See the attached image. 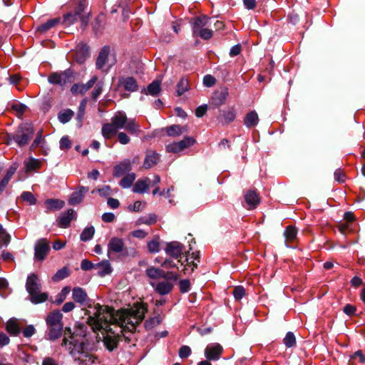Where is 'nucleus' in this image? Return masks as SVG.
<instances>
[{
	"mask_svg": "<svg viewBox=\"0 0 365 365\" xmlns=\"http://www.w3.org/2000/svg\"><path fill=\"white\" fill-rule=\"evenodd\" d=\"M146 311V306L142 303L116 312L108 306L96 304L90 305L87 309L88 323L94 331L103 332L114 327L116 329H127L128 331L133 332L143 319Z\"/></svg>",
	"mask_w": 365,
	"mask_h": 365,
	"instance_id": "nucleus-1",
	"label": "nucleus"
},
{
	"mask_svg": "<svg viewBox=\"0 0 365 365\" xmlns=\"http://www.w3.org/2000/svg\"><path fill=\"white\" fill-rule=\"evenodd\" d=\"M62 346L68 351L73 361L78 365H92L96 361V356L89 350V345L83 336L72 334L70 329H66Z\"/></svg>",
	"mask_w": 365,
	"mask_h": 365,
	"instance_id": "nucleus-2",
	"label": "nucleus"
},
{
	"mask_svg": "<svg viewBox=\"0 0 365 365\" xmlns=\"http://www.w3.org/2000/svg\"><path fill=\"white\" fill-rule=\"evenodd\" d=\"M125 129L130 134L138 135L140 133V126L133 119H129L125 113L119 111L111 118L110 122L102 127V135L106 139L115 136L118 130Z\"/></svg>",
	"mask_w": 365,
	"mask_h": 365,
	"instance_id": "nucleus-3",
	"label": "nucleus"
},
{
	"mask_svg": "<svg viewBox=\"0 0 365 365\" xmlns=\"http://www.w3.org/2000/svg\"><path fill=\"white\" fill-rule=\"evenodd\" d=\"M41 284L39 277L34 273L30 274L26 279V289L33 304L44 302L48 299V294L40 292Z\"/></svg>",
	"mask_w": 365,
	"mask_h": 365,
	"instance_id": "nucleus-4",
	"label": "nucleus"
},
{
	"mask_svg": "<svg viewBox=\"0 0 365 365\" xmlns=\"http://www.w3.org/2000/svg\"><path fill=\"white\" fill-rule=\"evenodd\" d=\"M79 19L83 27H85L89 20V12L85 11V5L81 3L74 14H67L63 16V23L66 25L74 24Z\"/></svg>",
	"mask_w": 365,
	"mask_h": 365,
	"instance_id": "nucleus-5",
	"label": "nucleus"
},
{
	"mask_svg": "<svg viewBox=\"0 0 365 365\" xmlns=\"http://www.w3.org/2000/svg\"><path fill=\"white\" fill-rule=\"evenodd\" d=\"M115 63V58L108 47H104L99 53L96 66L99 69L108 70Z\"/></svg>",
	"mask_w": 365,
	"mask_h": 365,
	"instance_id": "nucleus-6",
	"label": "nucleus"
},
{
	"mask_svg": "<svg viewBox=\"0 0 365 365\" xmlns=\"http://www.w3.org/2000/svg\"><path fill=\"white\" fill-rule=\"evenodd\" d=\"M122 332L123 331H128L127 329H116L112 327L108 329V331H103L101 332L103 335V343L105 346L109 351H113L117 347L118 342V331Z\"/></svg>",
	"mask_w": 365,
	"mask_h": 365,
	"instance_id": "nucleus-7",
	"label": "nucleus"
},
{
	"mask_svg": "<svg viewBox=\"0 0 365 365\" xmlns=\"http://www.w3.org/2000/svg\"><path fill=\"white\" fill-rule=\"evenodd\" d=\"M195 143V140L193 138L187 136L183 140L179 142H174L167 145L166 150L169 153H179L185 148H190Z\"/></svg>",
	"mask_w": 365,
	"mask_h": 365,
	"instance_id": "nucleus-8",
	"label": "nucleus"
},
{
	"mask_svg": "<svg viewBox=\"0 0 365 365\" xmlns=\"http://www.w3.org/2000/svg\"><path fill=\"white\" fill-rule=\"evenodd\" d=\"M32 133L33 131L29 125L21 126L14 137V140L19 146H23L30 140Z\"/></svg>",
	"mask_w": 365,
	"mask_h": 365,
	"instance_id": "nucleus-9",
	"label": "nucleus"
},
{
	"mask_svg": "<svg viewBox=\"0 0 365 365\" xmlns=\"http://www.w3.org/2000/svg\"><path fill=\"white\" fill-rule=\"evenodd\" d=\"M223 349L219 344H212L205 349V356L208 360H217L222 354Z\"/></svg>",
	"mask_w": 365,
	"mask_h": 365,
	"instance_id": "nucleus-10",
	"label": "nucleus"
},
{
	"mask_svg": "<svg viewBox=\"0 0 365 365\" xmlns=\"http://www.w3.org/2000/svg\"><path fill=\"white\" fill-rule=\"evenodd\" d=\"M48 251V242L44 239L38 240L35 245V258L38 260H43Z\"/></svg>",
	"mask_w": 365,
	"mask_h": 365,
	"instance_id": "nucleus-11",
	"label": "nucleus"
},
{
	"mask_svg": "<svg viewBox=\"0 0 365 365\" xmlns=\"http://www.w3.org/2000/svg\"><path fill=\"white\" fill-rule=\"evenodd\" d=\"M124 242L119 237H112L108 244V256L110 257L113 252L120 253L124 249Z\"/></svg>",
	"mask_w": 365,
	"mask_h": 365,
	"instance_id": "nucleus-12",
	"label": "nucleus"
},
{
	"mask_svg": "<svg viewBox=\"0 0 365 365\" xmlns=\"http://www.w3.org/2000/svg\"><path fill=\"white\" fill-rule=\"evenodd\" d=\"M193 33L197 34L200 29L210 25V19L206 16L194 18L192 20Z\"/></svg>",
	"mask_w": 365,
	"mask_h": 365,
	"instance_id": "nucleus-13",
	"label": "nucleus"
},
{
	"mask_svg": "<svg viewBox=\"0 0 365 365\" xmlns=\"http://www.w3.org/2000/svg\"><path fill=\"white\" fill-rule=\"evenodd\" d=\"M131 170V162L129 160H125L118 165H115L113 169V175L120 177Z\"/></svg>",
	"mask_w": 365,
	"mask_h": 365,
	"instance_id": "nucleus-14",
	"label": "nucleus"
},
{
	"mask_svg": "<svg viewBox=\"0 0 365 365\" xmlns=\"http://www.w3.org/2000/svg\"><path fill=\"white\" fill-rule=\"evenodd\" d=\"M119 85L125 90L134 92L138 90V86L136 81L132 77L122 78L119 81Z\"/></svg>",
	"mask_w": 365,
	"mask_h": 365,
	"instance_id": "nucleus-15",
	"label": "nucleus"
},
{
	"mask_svg": "<svg viewBox=\"0 0 365 365\" xmlns=\"http://www.w3.org/2000/svg\"><path fill=\"white\" fill-rule=\"evenodd\" d=\"M186 264L185 265L184 272L186 273L190 268V272H193L194 269L197 267V262H199L198 253L188 254L186 257Z\"/></svg>",
	"mask_w": 365,
	"mask_h": 365,
	"instance_id": "nucleus-16",
	"label": "nucleus"
},
{
	"mask_svg": "<svg viewBox=\"0 0 365 365\" xmlns=\"http://www.w3.org/2000/svg\"><path fill=\"white\" fill-rule=\"evenodd\" d=\"M97 77L93 76L86 84H76L72 86L71 91L73 93H84L90 89L96 82Z\"/></svg>",
	"mask_w": 365,
	"mask_h": 365,
	"instance_id": "nucleus-17",
	"label": "nucleus"
},
{
	"mask_svg": "<svg viewBox=\"0 0 365 365\" xmlns=\"http://www.w3.org/2000/svg\"><path fill=\"white\" fill-rule=\"evenodd\" d=\"M165 251L167 254L178 258L181 255L182 252V246L178 242H173L168 245Z\"/></svg>",
	"mask_w": 365,
	"mask_h": 365,
	"instance_id": "nucleus-18",
	"label": "nucleus"
},
{
	"mask_svg": "<svg viewBox=\"0 0 365 365\" xmlns=\"http://www.w3.org/2000/svg\"><path fill=\"white\" fill-rule=\"evenodd\" d=\"M75 211L70 209L66 213L61 215L58 220V224L61 227H67L71 221L74 218Z\"/></svg>",
	"mask_w": 365,
	"mask_h": 365,
	"instance_id": "nucleus-19",
	"label": "nucleus"
},
{
	"mask_svg": "<svg viewBox=\"0 0 365 365\" xmlns=\"http://www.w3.org/2000/svg\"><path fill=\"white\" fill-rule=\"evenodd\" d=\"M68 78L69 76L66 72L61 73H53L49 76L48 81L51 83L63 85L68 81Z\"/></svg>",
	"mask_w": 365,
	"mask_h": 365,
	"instance_id": "nucleus-20",
	"label": "nucleus"
},
{
	"mask_svg": "<svg viewBox=\"0 0 365 365\" xmlns=\"http://www.w3.org/2000/svg\"><path fill=\"white\" fill-rule=\"evenodd\" d=\"M88 191V188L86 187H81L79 190L72 193L69 203L71 205L79 204L83 199L84 195Z\"/></svg>",
	"mask_w": 365,
	"mask_h": 365,
	"instance_id": "nucleus-21",
	"label": "nucleus"
},
{
	"mask_svg": "<svg viewBox=\"0 0 365 365\" xmlns=\"http://www.w3.org/2000/svg\"><path fill=\"white\" fill-rule=\"evenodd\" d=\"M158 160L159 157L158 154L155 151L149 150L146 153L143 166L145 168L148 169L156 165Z\"/></svg>",
	"mask_w": 365,
	"mask_h": 365,
	"instance_id": "nucleus-22",
	"label": "nucleus"
},
{
	"mask_svg": "<svg viewBox=\"0 0 365 365\" xmlns=\"http://www.w3.org/2000/svg\"><path fill=\"white\" fill-rule=\"evenodd\" d=\"M62 317L63 315L59 311H53L48 315L46 322L48 326L63 325L61 323Z\"/></svg>",
	"mask_w": 365,
	"mask_h": 365,
	"instance_id": "nucleus-23",
	"label": "nucleus"
},
{
	"mask_svg": "<svg viewBox=\"0 0 365 365\" xmlns=\"http://www.w3.org/2000/svg\"><path fill=\"white\" fill-rule=\"evenodd\" d=\"M72 297L76 302H78L81 304L86 302L88 299L86 292L80 287L73 288Z\"/></svg>",
	"mask_w": 365,
	"mask_h": 365,
	"instance_id": "nucleus-24",
	"label": "nucleus"
},
{
	"mask_svg": "<svg viewBox=\"0 0 365 365\" xmlns=\"http://www.w3.org/2000/svg\"><path fill=\"white\" fill-rule=\"evenodd\" d=\"M245 201L250 209L255 208L259 202V197L253 191H249L245 196Z\"/></svg>",
	"mask_w": 365,
	"mask_h": 365,
	"instance_id": "nucleus-25",
	"label": "nucleus"
},
{
	"mask_svg": "<svg viewBox=\"0 0 365 365\" xmlns=\"http://www.w3.org/2000/svg\"><path fill=\"white\" fill-rule=\"evenodd\" d=\"M259 122V117L256 111L252 110L248 113L244 120L245 125L248 127H255Z\"/></svg>",
	"mask_w": 365,
	"mask_h": 365,
	"instance_id": "nucleus-26",
	"label": "nucleus"
},
{
	"mask_svg": "<svg viewBox=\"0 0 365 365\" xmlns=\"http://www.w3.org/2000/svg\"><path fill=\"white\" fill-rule=\"evenodd\" d=\"M149 182L150 180L147 178L138 180L135 182L133 188V191L137 193H143L145 192L148 188Z\"/></svg>",
	"mask_w": 365,
	"mask_h": 365,
	"instance_id": "nucleus-27",
	"label": "nucleus"
},
{
	"mask_svg": "<svg viewBox=\"0 0 365 365\" xmlns=\"http://www.w3.org/2000/svg\"><path fill=\"white\" fill-rule=\"evenodd\" d=\"M187 131V127H180L178 125H173L166 128L167 135L169 136L176 137L182 135Z\"/></svg>",
	"mask_w": 365,
	"mask_h": 365,
	"instance_id": "nucleus-28",
	"label": "nucleus"
},
{
	"mask_svg": "<svg viewBox=\"0 0 365 365\" xmlns=\"http://www.w3.org/2000/svg\"><path fill=\"white\" fill-rule=\"evenodd\" d=\"M63 325L49 326L48 338L50 340L58 339L62 334Z\"/></svg>",
	"mask_w": 365,
	"mask_h": 365,
	"instance_id": "nucleus-29",
	"label": "nucleus"
},
{
	"mask_svg": "<svg viewBox=\"0 0 365 365\" xmlns=\"http://www.w3.org/2000/svg\"><path fill=\"white\" fill-rule=\"evenodd\" d=\"M173 289V285L168 282H159L155 288V290L160 294H168Z\"/></svg>",
	"mask_w": 365,
	"mask_h": 365,
	"instance_id": "nucleus-30",
	"label": "nucleus"
},
{
	"mask_svg": "<svg viewBox=\"0 0 365 365\" xmlns=\"http://www.w3.org/2000/svg\"><path fill=\"white\" fill-rule=\"evenodd\" d=\"M26 172L29 173L32 170H37L40 168L41 163L40 160L34 158H30L25 162Z\"/></svg>",
	"mask_w": 365,
	"mask_h": 365,
	"instance_id": "nucleus-31",
	"label": "nucleus"
},
{
	"mask_svg": "<svg viewBox=\"0 0 365 365\" xmlns=\"http://www.w3.org/2000/svg\"><path fill=\"white\" fill-rule=\"evenodd\" d=\"M160 91V82L159 81H155L150 83L147 89L145 91V94L157 95Z\"/></svg>",
	"mask_w": 365,
	"mask_h": 365,
	"instance_id": "nucleus-32",
	"label": "nucleus"
},
{
	"mask_svg": "<svg viewBox=\"0 0 365 365\" xmlns=\"http://www.w3.org/2000/svg\"><path fill=\"white\" fill-rule=\"evenodd\" d=\"M222 121L225 123H229L235 118V111L234 109L223 110L221 113Z\"/></svg>",
	"mask_w": 365,
	"mask_h": 365,
	"instance_id": "nucleus-33",
	"label": "nucleus"
},
{
	"mask_svg": "<svg viewBox=\"0 0 365 365\" xmlns=\"http://www.w3.org/2000/svg\"><path fill=\"white\" fill-rule=\"evenodd\" d=\"M98 269V274L101 276H104L111 272L110 264L108 261H103L101 263L96 264V267Z\"/></svg>",
	"mask_w": 365,
	"mask_h": 365,
	"instance_id": "nucleus-34",
	"label": "nucleus"
},
{
	"mask_svg": "<svg viewBox=\"0 0 365 365\" xmlns=\"http://www.w3.org/2000/svg\"><path fill=\"white\" fill-rule=\"evenodd\" d=\"M135 179V175L134 173H129L120 180V185L123 188L130 187Z\"/></svg>",
	"mask_w": 365,
	"mask_h": 365,
	"instance_id": "nucleus-35",
	"label": "nucleus"
},
{
	"mask_svg": "<svg viewBox=\"0 0 365 365\" xmlns=\"http://www.w3.org/2000/svg\"><path fill=\"white\" fill-rule=\"evenodd\" d=\"M297 230L296 227L288 226L284 233L287 242H292L297 237Z\"/></svg>",
	"mask_w": 365,
	"mask_h": 365,
	"instance_id": "nucleus-36",
	"label": "nucleus"
},
{
	"mask_svg": "<svg viewBox=\"0 0 365 365\" xmlns=\"http://www.w3.org/2000/svg\"><path fill=\"white\" fill-rule=\"evenodd\" d=\"M64 202L60 200H47L46 205L48 209L59 210L64 206Z\"/></svg>",
	"mask_w": 365,
	"mask_h": 365,
	"instance_id": "nucleus-37",
	"label": "nucleus"
},
{
	"mask_svg": "<svg viewBox=\"0 0 365 365\" xmlns=\"http://www.w3.org/2000/svg\"><path fill=\"white\" fill-rule=\"evenodd\" d=\"M95 233V229L93 226L85 228L81 234V240L82 241H88L91 240Z\"/></svg>",
	"mask_w": 365,
	"mask_h": 365,
	"instance_id": "nucleus-38",
	"label": "nucleus"
},
{
	"mask_svg": "<svg viewBox=\"0 0 365 365\" xmlns=\"http://www.w3.org/2000/svg\"><path fill=\"white\" fill-rule=\"evenodd\" d=\"M146 273L149 277L153 279L164 277V272L153 267L148 268L146 270Z\"/></svg>",
	"mask_w": 365,
	"mask_h": 365,
	"instance_id": "nucleus-39",
	"label": "nucleus"
},
{
	"mask_svg": "<svg viewBox=\"0 0 365 365\" xmlns=\"http://www.w3.org/2000/svg\"><path fill=\"white\" fill-rule=\"evenodd\" d=\"M6 330L14 335H16L19 333L20 329L17 324V322L15 320H9L6 324Z\"/></svg>",
	"mask_w": 365,
	"mask_h": 365,
	"instance_id": "nucleus-40",
	"label": "nucleus"
},
{
	"mask_svg": "<svg viewBox=\"0 0 365 365\" xmlns=\"http://www.w3.org/2000/svg\"><path fill=\"white\" fill-rule=\"evenodd\" d=\"M73 116V112L72 110H65L58 114V119L61 123H66L68 122Z\"/></svg>",
	"mask_w": 365,
	"mask_h": 365,
	"instance_id": "nucleus-41",
	"label": "nucleus"
},
{
	"mask_svg": "<svg viewBox=\"0 0 365 365\" xmlns=\"http://www.w3.org/2000/svg\"><path fill=\"white\" fill-rule=\"evenodd\" d=\"M283 341L287 347L294 346L296 344V338L294 334L291 331L287 333Z\"/></svg>",
	"mask_w": 365,
	"mask_h": 365,
	"instance_id": "nucleus-42",
	"label": "nucleus"
},
{
	"mask_svg": "<svg viewBox=\"0 0 365 365\" xmlns=\"http://www.w3.org/2000/svg\"><path fill=\"white\" fill-rule=\"evenodd\" d=\"M188 90V81L185 78H182L178 83L177 93L178 96L182 95Z\"/></svg>",
	"mask_w": 365,
	"mask_h": 365,
	"instance_id": "nucleus-43",
	"label": "nucleus"
},
{
	"mask_svg": "<svg viewBox=\"0 0 365 365\" xmlns=\"http://www.w3.org/2000/svg\"><path fill=\"white\" fill-rule=\"evenodd\" d=\"M59 21H60L59 19H51V20L48 21L46 23L40 26L38 29L41 32H45L47 30H48L49 29L56 26L59 22Z\"/></svg>",
	"mask_w": 365,
	"mask_h": 365,
	"instance_id": "nucleus-44",
	"label": "nucleus"
},
{
	"mask_svg": "<svg viewBox=\"0 0 365 365\" xmlns=\"http://www.w3.org/2000/svg\"><path fill=\"white\" fill-rule=\"evenodd\" d=\"M157 221V217L155 215H150L148 217H142L138 220L137 225L146 224L152 225Z\"/></svg>",
	"mask_w": 365,
	"mask_h": 365,
	"instance_id": "nucleus-45",
	"label": "nucleus"
},
{
	"mask_svg": "<svg viewBox=\"0 0 365 365\" xmlns=\"http://www.w3.org/2000/svg\"><path fill=\"white\" fill-rule=\"evenodd\" d=\"M161 321L162 319L160 316H155L149 320H147L145 323V325L147 329H152L154 327L158 325Z\"/></svg>",
	"mask_w": 365,
	"mask_h": 365,
	"instance_id": "nucleus-46",
	"label": "nucleus"
},
{
	"mask_svg": "<svg viewBox=\"0 0 365 365\" xmlns=\"http://www.w3.org/2000/svg\"><path fill=\"white\" fill-rule=\"evenodd\" d=\"M68 276V272L66 268L58 270L53 277V280L60 281Z\"/></svg>",
	"mask_w": 365,
	"mask_h": 365,
	"instance_id": "nucleus-47",
	"label": "nucleus"
},
{
	"mask_svg": "<svg viewBox=\"0 0 365 365\" xmlns=\"http://www.w3.org/2000/svg\"><path fill=\"white\" fill-rule=\"evenodd\" d=\"M197 34L203 39H210L212 36V31L207 26L198 31Z\"/></svg>",
	"mask_w": 365,
	"mask_h": 365,
	"instance_id": "nucleus-48",
	"label": "nucleus"
},
{
	"mask_svg": "<svg viewBox=\"0 0 365 365\" xmlns=\"http://www.w3.org/2000/svg\"><path fill=\"white\" fill-rule=\"evenodd\" d=\"M21 198L24 201L28 202L29 205L36 203V198L34 195L30 192H24L21 194Z\"/></svg>",
	"mask_w": 365,
	"mask_h": 365,
	"instance_id": "nucleus-49",
	"label": "nucleus"
},
{
	"mask_svg": "<svg viewBox=\"0 0 365 365\" xmlns=\"http://www.w3.org/2000/svg\"><path fill=\"white\" fill-rule=\"evenodd\" d=\"M233 295L235 299L240 300L245 295V289L241 286L236 287L234 289Z\"/></svg>",
	"mask_w": 365,
	"mask_h": 365,
	"instance_id": "nucleus-50",
	"label": "nucleus"
},
{
	"mask_svg": "<svg viewBox=\"0 0 365 365\" xmlns=\"http://www.w3.org/2000/svg\"><path fill=\"white\" fill-rule=\"evenodd\" d=\"M118 140L122 145H127L130 143V138L129 136L124 132L117 133Z\"/></svg>",
	"mask_w": 365,
	"mask_h": 365,
	"instance_id": "nucleus-51",
	"label": "nucleus"
},
{
	"mask_svg": "<svg viewBox=\"0 0 365 365\" xmlns=\"http://www.w3.org/2000/svg\"><path fill=\"white\" fill-rule=\"evenodd\" d=\"M98 192L101 196H108L110 194V187L105 185L101 188L96 189L92 191V193Z\"/></svg>",
	"mask_w": 365,
	"mask_h": 365,
	"instance_id": "nucleus-52",
	"label": "nucleus"
},
{
	"mask_svg": "<svg viewBox=\"0 0 365 365\" xmlns=\"http://www.w3.org/2000/svg\"><path fill=\"white\" fill-rule=\"evenodd\" d=\"M148 248L150 252H156L159 250V242L158 239H154L153 240L149 242L148 243Z\"/></svg>",
	"mask_w": 365,
	"mask_h": 365,
	"instance_id": "nucleus-53",
	"label": "nucleus"
},
{
	"mask_svg": "<svg viewBox=\"0 0 365 365\" xmlns=\"http://www.w3.org/2000/svg\"><path fill=\"white\" fill-rule=\"evenodd\" d=\"M191 353V349L187 346H182L179 350V356L181 358H185L188 356Z\"/></svg>",
	"mask_w": 365,
	"mask_h": 365,
	"instance_id": "nucleus-54",
	"label": "nucleus"
},
{
	"mask_svg": "<svg viewBox=\"0 0 365 365\" xmlns=\"http://www.w3.org/2000/svg\"><path fill=\"white\" fill-rule=\"evenodd\" d=\"M203 83L206 86L210 87L215 83V78L210 75H207L203 78Z\"/></svg>",
	"mask_w": 365,
	"mask_h": 365,
	"instance_id": "nucleus-55",
	"label": "nucleus"
},
{
	"mask_svg": "<svg viewBox=\"0 0 365 365\" xmlns=\"http://www.w3.org/2000/svg\"><path fill=\"white\" fill-rule=\"evenodd\" d=\"M35 333V328L32 325L27 326L23 331V334L25 337H30Z\"/></svg>",
	"mask_w": 365,
	"mask_h": 365,
	"instance_id": "nucleus-56",
	"label": "nucleus"
},
{
	"mask_svg": "<svg viewBox=\"0 0 365 365\" xmlns=\"http://www.w3.org/2000/svg\"><path fill=\"white\" fill-rule=\"evenodd\" d=\"M18 168V165L16 163H14L11 165V166L7 170L6 175L4 177L5 178H8L9 180L13 176V175L15 173Z\"/></svg>",
	"mask_w": 365,
	"mask_h": 365,
	"instance_id": "nucleus-57",
	"label": "nucleus"
},
{
	"mask_svg": "<svg viewBox=\"0 0 365 365\" xmlns=\"http://www.w3.org/2000/svg\"><path fill=\"white\" fill-rule=\"evenodd\" d=\"M71 141L68 137H63L60 140V148L67 149L71 147Z\"/></svg>",
	"mask_w": 365,
	"mask_h": 365,
	"instance_id": "nucleus-58",
	"label": "nucleus"
},
{
	"mask_svg": "<svg viewBox=\"0 0 365 365\" xmlns=\"http://www.w3.org/2000/svg\"><path fill=\"white\" fill-rule=\"evenodd\" d=\"M356 307L351 304H346L344 307V312L349 316L353 315L356 312Z\"/></svg>",
	"mask_w": 365,
	"mask_h": 365,
	"instance_id": "nucleus-59",
	"label": "nucleus"
},
{
	"mask_svg": "<svg viewBox=\"0 0 365 365\" xmlns=\"http://www.w3.org/2000/svg\"><path fill=\"white\" fill-rule=\"evenodd\" d=\"M81 267V269H83V270H88V269H91L92 268H96V265H94L91 262H89V261H88L86 259H84V260L82 261Z\"/></svg>",
	"mask_w": 365,
	"mask_h": 365,
	"instance_id": "nucleus-60",
	"label": "nucleus"
},
{
	"mask_svg": "<svg viewBox=\"0 0 365 365\" xmlns=\"http://www.w3.org/2000/svg\"><path fill=\"white\" fill-rule=\"evenodd\" d=\"M190 288V282L184 279L180 282V289L182 292H187Z\"/></svg>",
	"mask_w": 365,
	"mask_h": 365,
	"instance_id": "nucleus-61",
	"label": "nucleus"
},
{
	"mask_svg": "<svg viewBox=\"0 0 365 365\" xmlns=\"http://www.w3.org/2000/svg\"><path fill=\"white\" fill-rule=\"evenodd\" d=\"M131 235L134 237L143 239L146 237L147 233L143 230H138L132 232Z\"/></svg>",
	"mask_w": 365,
	"mask_h": 365,
	"instance_id": "nucleus-62",
	"label": "nucleus"
},
{
	"mask_svg": "<svg viewBox=\"0 0 365 365\" xmlns=\"http://www.w3.org/2000/svg\"><path fill=\"white\" fill-rule=\"evenodd\" d=\"M115 215L111 212H106L102 215V220L106 222H111L114 220Z\"/></svg>",
	"mask_w": 365,
	"mask_h": 365,
	"instance_id": "nucleus-63",
	"label": "nucleus"
},
{
	"mask_svg": "<svg viewBox=\"0 0 365 365\" xmlns=\"http://www.w3.org/2000/svg\"><path fill=\"white\" fill-rule=\"evenodd\" d=\"M42 365H59L58 363L51 357H46L42 361Z\"/></svg>",
	"mask_w": 365,
	"mask_h": 365,
	"instance_id": "nucleus-64",
	"label": "nucleus"
}]
</instances>
